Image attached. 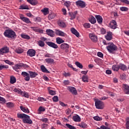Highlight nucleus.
<instances>
[{
    "mask_svg": "<svg viewBox=\"0 0 129 129\" xmlns=\"http://www.w3.org/2000/svg\"><path fill=\"white\" fill-rule=\"evenodd\" d=\"M103 44L108 45L106 46V49L111 54H114L117 51V46L112 42H107L106 41L104 40H103Z\"/></svg>",
    "mask_w": 129,
    "mask_h": 129,
    "instance_id": "obj_1",
    "label": "nucleus"
},
{
    "mask_svg": "<svg viewBox=\"0 0 129 129\" xmlns=\"http://www.w3.org/2000/svg\"><path fill=\"white\" fill-rule=\"evenodd\" d=\"M5 37L8 38L9 39H16L17 38V35L16 32L13 30H6L4 33Z\"/></svg>",
    "mask_w": 129,
    "mask_h": 129,
    "instance_id": "obj_2",
    "label": "nucleus"
},
{
    "mask_svg": "<svg viewBox=\"0 0 129 129\" xmlns=\"http://www.w3.org/2000/svg\"><path fill=\"white\" fill-rule=\"evenodd\" d=\"M95 105L97 109H103V108H104V103L101 101H96L95 102Z\"/></svg>",
    "mask_w": 129,
    "mask_h": 129,
    "instance_id": "obj_3",
    "label": "nucleus"
},
{
    "mask_svg": "<svg viewBox=\"0 0 129 129\" xmlns=\"http://www.w3.org/2000/svg\"><path fill=\"white\" fill-rule=\"evenodd\" d=\"M109 26L111 29L115 30V29L117 28V24L116 23V21L114 20H112L110 21Z\"/></svg>",
    "mask_w": 129,
    "mask_h": 129,
    "instance_id": "obj_4",
    "label": "nucleus"
},
{
    "mask_svg": "<svg viewBox=\"0 0 129 129\" xmlns=\"http://www.w3.org/2000/svg\"><path fill=\"white\" fill-rule=\"evenodd\" d=\"M24 123H28V124H32L33 123V121L31 119L30 116L26 115L24 119L23 120Z\"/></svg>",
    "mask_w": 129,
    "mask_h": 129,
    "instance_id": "obj_5",
    "label": "nucleus"
},
{
    "mask_svg": "<svg viewBox=\"0 0 129 129\" xmlns=\"http://www.w3.org/2000/svg\"><path fill=\"white\" fill-rule=\"evenodd\" d=\"M60 49L65 52H67L69 50V44L63 43L60 45Z\"/></svg>",
    "mask_w": 129,
    "mask_h": 129,
    "instance_id": "obj_6",
    "label": "nucleus"
},
{
    "mask_svg": "<svg viewBox=\"0 0 129 129\" xmlns=\"http://www.w3.org/2000/svg\"><path fill=\"white\" fill-rule=\"evenodd\" d=\"M68 90L71 92L72 94L73 95H77V91L76 90V88L74 87L69 86L68 88Z\"/></svg>",
    "mask_w": 129,
    "mask_h": 129,
    "instance_id": "obj_7",
    "label": "nucleus"
},
{
    "mask_svg": "<svg viewBox=\"0 0 129 129\" xmlns=\"http://www.w3.org/2000/svg\"><path fill=\"white\" fill-rule=\"evenodd\" d=\"M76 6L77 7H80V8H85L86 7V5L85 4V2L82 1H78L76 2Z\"/></svg>",
    "mask_w": 129,
    "mask_h": 129,
    "instance_id": "obj_8",
    "label": "nucleus"
},
{
    "mask_svg": "<svg viewBox=\"0 0 129 129\" xmlns=\"http://www.w3.org/2000/svg\"><path fill=\"white\" fill-rule=\"evenodd\" d=\"M9 52H10V48L7 46L0 49V55H4L6 53H9Z\"/></svg>",
    "mask_w": 129,
    "mask_h": 129,
    "instance_id": "obj_9",
    "label": "nucleus"
},
{
    "mask_svg": "<svg viewBox=\"0 0 129 129\" xmlns=\"http://www.w3.org/2000/svg\"><path fill=\"white\" fill-rule=\"evenodd\" d=\"M46 45L51 47V48H53V49H58V45L56 44L55 43L51 42V41H47L46 42Z\"/></svg>",
    "mask_w": 129,
    "mask_h": 129,
    "instance_id": "obj_10",
    "label": "nucleus"
},
{
    "mask_svg": "<svg viewBox=\"0 0 129 129\" xmlns=\"http://www.w3.org/2000/svg\"><path fill=\"white\" fill-rule=\"evenodd\" d=\"M28 56L30 57H34L36 55V50L34 49H29L27 52Z\"/></svg>",
    "mask_w": 129,
    "mask_h": 129,
    "instance_id": "obj_11",
    "label": "nucleus"
},
{
    "mask_svg": "<svg viewBox=\"0 0 129 129\" xmlns=\"http://www.w3.org/2000/svg\"><path fill=\"white\" fill-rule=\"evenodd\" d=\"M123 91L125 94H129V86L128 85H123Z\"/></svg>",
    "mask_w": 129,
    "mask_h": 129,
    "instance_id": "obj_12",
    "label": "nucleus"
},
{
    "mask_svg": "<svg viewBox=\"0 0 129 129\" xmlns=\"http://www.w3.org/2000/svg\"><path fill=\"white\" fill-rule=\"evenodd\" d=\"M89 37L94 43H96L97 42V36L94 34H90Z\"/></svg>",
    "mask_w": 129,
    "mask_h": 129,
    "instance_id": "obj_13",
    "label": "nucleus"
},
{
    "mask_svg": "<svg viewBox=\"0 0 129 129\" xmlns=\"http://www.w3.org/2000/svg\"><path fill=\"white\" fill-rule=\"evenodd\" d=\"M105 39L107 41H110L112 39V33L111 32H108L107 35L105 36Z\"/></svg>",
    "mask_w": 129,
    "mask_h": 129,
    "instance_id": "obj_14",
    "label": "nucleus"
},
{
    "mask_svg": "<svg viewBox=\"0 0 129 129\" xmlns=\"http://www.w3.org/2000/svg\"><path fill=\"white\" fill-rule=\"evenodd\" d=\"M55 34L57 36H60V37H65V36H66V33L59 30H55Z\"/></svg>",
    "mask_w": 129,
    "mask_h": 129,
    "instance_id": "obj_15",
    "label": "nucleus"
},
{
    "mask_svg": "<svg viewBox=\"0 0 129 129\" xmlns=\"http://www.w3.org/2000/svg\"><path fill=\"white\" fill-rule=\"evenodd\" d=\"M13 69L16 71V72H20L19 69H22V65L21 63L16 64L14 67H13Z\"/></svg>",
    "mask_w": 129,
    "mask_h": 129,
    "instance_id": "obj_16",
    "label": "nucleus"
},
{
    "mask_svg": "<svg viewBox=\"0 0 129 129\" xmlns=\"http://www.w3.org/2000/svg\"><path fill=\"white\" fill-rule=\"evenodd\" d=\"M77 11H75L74 12H70L69 13L70 17H71L70 20H73L76 18L78 14Z\"/></svg>",
    "mask_w": 129,
    "mask_h": 129,
    "instance_id": "obj_17",
    "label": "nucleus"
},
{
    "mask_svg": "<svg viewBox=\"0 0 129 129\" xmlns=\"http://www.w3.org/2000/svg\"><path fill=\"white\" fill-rule=\"evenodd\" d=\"M73 119L74 121H75L76 122H80V121H81V118L78 115L73 116Z\"/></svg>",
    "mask_w": 129,
    "mask_h": 129,
    "instance_id": "obj_18",
    "label": "nucleus"
},
{
    "mask_svg": "<svg viewBox=\"0 0 129 129\" xmlns=\"http://www.w3.org/2000/svg\"><path fill=\"white\" fill-rule=\"evenodd\" d=\"M27 114L25 113H17V117L18 118H19V119H22L23 121L25 117L26 116Z\"/></svg>",
    "mask_w": 129,
    "mask_h": 129,
    "instance_id": "obj_19",
    "label": "nucleus"
},
{
    "mask_svg": "<svg viewBox=\"0 0 129 129\" xmlns=\"http://www.w3.org/2000/svg\"><path fill=\"white\" fill-rule=\"evenodd\" d=\"M20 19L22 20V21H23V22L26 23V24H31V21H30V19L27 17L21 16Z\"/></svg>",
    "mask_w": 129,
    "mask_h": 129,
    "instance_id": "obj_20",
    "label": "nucleus"
},
{
    "mask_svg": "<svg viewBox=\"0 0 129 129\" xmlns=\"http://www.w3.org/2000/svg\"><path fill=\"white\" fill-rule=\"evenodd\" d=\"M20 109L23 111V112H25V113H30V110L26 107H24L23 106H20Z\"/></svg>",
    "mask_w": 129,
    "mask_h": 129,
    "instance_id": "obj_21",
    "label": "nucleus"
},
{
    "mask_svg": "<svg viewBox=\"0 0 129 129\" xmlns=\"http://www.w3.org/2000/svg\"><path fill=\"white\" fill-rule=\"evenodd\" d=\"M46 32L48 36H50V37H54V31L51 29H47L46 30Z\"/></svg>",
    "mask_w": 129,
    "mask_h": 129,
    "instance_id": "obj_22",
    "label": "nucleus"
},
{
    "mask_svg": "<svg viewBox=\"0 0 129 129\" xmlns=\"http://www.w3.org/2000/svg\"><path fill=\"white\" fill-rule=\"evenodd\" d=\"M95 18H96L98 24H100V25L102 24L103 19H102V17H101V16L96 15Z\"/></svg>",
    "mask_w": 129,
    "mask_h": 129,
    "instance_id": "obj_23",
    "label": "nucleus"
},
{
    "mask_svg": "<svg viewBox=\"0 0 129 129\" xmlns=\"http://www.w3.org/2000/svg\"><path fill=\"white\" fill-rule=\"evenodd\" d=\"M28 72L30 78H35L38 75V74L35 72L29 71Z\"/></svg>",
    "mask_w": 129,
    "mask_h": 129,
    "instance_id": "obj_24",
    "label": "nucleus"
},
{
    "mask_svg": "<svg viewBox=\"0 0 129 129\" xmlns=\"http://www.w3.org/2000/svg\"><path fill=\"white\" fill-rule=\"evenodd\" d=\"M65 42L64 40L61 38V37H56V44H58L59 45L61 44H63Z\"/></svg>",
    "mask_w": 129,
    "mask_h": 129,
    "instance_id": "obj_25",
    "label": "nucleus"
},
{
    "mask_svg": "<svg viewBox=\"0 0 129 129\" xmlns=\"http://www.w3.org/2000/svg\"><path fill=\"white\" fill-rule=\"evenodd\" d=\"M71 31L72 33V34H74V35H75V36H76V37H79V32L78 31H77V30H76V29H75V28H72L71 29Z\"/></svg>",
    "mask_w": 129,
    "mask_h": 129,
    "instance_id": "obj_26",
    "label": "nucleus"
},
{
    "mask_svg": "<svg viewBox=\"0 0 129 129\" xmlns=\"http://www.w3.org/2000/svg\"><path fill=\"white\" fill-rule=\"evenodd\" d=\"M27 3H29V4H30V5H32V6H36V5H37L38 1L37 0H26Z\"/></svg>",
    "mask_w": 129,
    "mask_h": 129,
    "instance_id": "obj_27",
    "label": "nucleus"
},
{
    "mask_svg": "<svg viewBox=\"0 0 129 129\" xmlns=\"http://www.w3.org/2000/svg\"><path fill=\"white\" fill-rule=\"evenodd\" d=\"M126 66L122 63L119 64V69H120L122 71H125L126 70Z\"/></svg>",
    "mask_w": 129,
    "mask_h": 129,
    "instance_id": "obj_28",
    "label": "nucleus"
},
{
    "mask_svg": "<svg viewBox=\"0 0 129 129\" xmlns=\"http://www.w3.org/2000/svg\"><path fill=\"white\" fill-rule=\"evenodd\" d=\"M112 70L113 71H116L117 72L118 70H119V64H113L112 67Z\"/></svg>",
    "mask_w": 129,
    "mask_h": 129,
    "instance_id": "obj_29",
    "label": "nucleus"
},
{
    "mask_svg": "<svg viewBox=\"0 0 129 129\" xmlns=\"http://www.w3.org/2000/svg\"><path fill=\"white\" fill-rule=\"evenodd\" d=\"M45 61L47 64H52V63H54V59L51 58H46Z\"/></svg>",
    "mask_w": 129,
    "mask_h": 129,
    "instance_id": "obj_30",
    "label": "nucleus"
},
{
    "mask_svg": "<svg viewBox=\"0 0 129 129\" xmlns=\"http://www.w3.org/2000/svg\"><path fill=\"white\" fill-rule=\"evenodd\" d=\"M19 10H29V6L26 4H23L20 6Z\"/></svg>",
    "mask_w": 129,
    "mask_h": 129,
    "instance_id": "obj_31",
    "label": "nucleus"
},
{
    "mask_svg": "<svg viewBox=\"0 0 129 129\" xmlns=\"http://www.w3.org/2000/svg\"><path fill=\"white\" fill-rule=\"evenodd\" d=\"M89 21L91 24H95V23H96V19L92 16L90 17Z\"/></svg>",
    "mask_w": 129,
    "mask_h": 129,
    "instance_id": "obj_32",
    "label": "nucleus"
},
{
    "mask_svg": "<svg viewBox=\"0 0 129 129\" xmlns=\"http://www.w3.org/2000/svg\"><path fill=\"white\" fill-rule=\"evenodd\" d=\"M40 68L42 72H44V73H50L49 71H48V70H47V69L43 65L41 66Z\"/></svg>",
    "mask_w": 129,
    "mask_h": 129,
    "instance_id": "obj_33",
    "label": "nucleus"
},
{
    "mask_svg": "<svg viewBox=\"0 0 129 129\" xmlns=\"http://www.w3.org/2000/svg\"><path fill=\"white\" fill-rule=\"evenodd\" d=\"M30 28H31L33 31L36 32L37 33H41V32H42V30L38 28L37 27H31Z\"/></svg>",
    "mask_w": 129,
    "mask_h": 129,
    "instance_id": "obj_34",
    "label": "nucleus"
},
{
    "mask_svg": "<svg viewBox=\"0 0 129 129\" xmlns=\"http://www.w3.org/2000/svg\"><path fill=\"white\" fill-rule=\"evenodd\" d=\"M41 12L44 14L45 16H46L49 14V8H44L43 9L41 10Z\"/></svg>",
    "mask_w": 129,
    "mask_h": 129,
    "instance_id": "obj_35",
    "label": "nucleus"
},
{
    "mask_svg": "<svg viewBox=\"0 0 129 129\" xmlns=\"http://www.w3.org/2000/svg\"><path fill=\"white\" fill-rule=\"evenodd\" d=\"M15 52L17 53V54H22V53L24 52V49L21 47H18L15 49Z\"/></svg>",
    "mask_w": 129,
    "mask_h": 129,
    "instance_id": "obj_36",
    "label": "nucleus"
},
{
    "mask_svg": "<svg viewBox=\"0 0 129 129\" xmlns=\"http://www.w3.org/2000/svg\"><path fill=\"white\" fill-rule=\"evenodd\" d=\"M16 82H17V79H16V77L13 76H11L10 78V83H11V84H14L16 83Z\"/></svg>",
    "mask_w": 129,
    "mask_h": 129,
    "instance_id": "obj_37",
    "label": "nucleus"
},
{
    "mask_svg": "<svg viewBox=\"0 0 129 129\" xmlns=\"http://www.w3.org/2000/svg\"><path fill=\"white\" fill-rule=\"evenodd\" d=\"M79 126L82 127V128H86L87 127V124L84 122H82L81 123L79 124Z\"/></svg>",
    "mask_w": 129,
    "mask_h": 129,
    "instance_id": "obj_38",
    "label": "nucleus"
},
{
    "mask_svg": "<svg viewBox=\"0 0 129 129\" xmlns=\"http://www.w3.org/2000/svg\"><path fill=\"white\" fill-rule=\"evenodd\" d=\"M82 80L83 82H88V76L87 75H83L82 77Z\"/></svg>",
    "mask_w": 129,
    "mask_h": 129,
    "instance_id": "obj_39",
    "label": "nucleus"
},
{
    "mask_svg": "<svg viewBox=\"0 0 129 129\" xmlns=\"http://www.w3.org/2000/svg\"><path fill=\"white\" fill-rule=\"evenodd\" d=\"M58 24L59 27H61V28H66V24L64 23V22L60 21L59 22Z\"/></svg>",
    "mask_w": 129,
    "mask_h": 129,
    "instance_id": "obj_40",
    "label": "nucleus"
},
{
    "mask_svg": "<svg viewBox=\"0 0 129 129\" xmlns=\"http://www.w3.org/2000/svg\"><path fill=\"white\" fill-rule=\"evenodd\" d=\"M38 44L39 47H45V42H44L43 40L38 41Z\"/></svg>",
    "mask_w": 129,
    "mask_h": 129,
    "instance_id": "obj_41",
    "label": "nucleus"
},
{
    "mask_svg": "<svg viewBox=\"0 0 129 129\" xmlns=\"http://www.w3.org/2000/svg\"><path fill=\"white\" fill-rule=\"evenodd\" d=\"M21 95L22 96H24L26 98H29V97H30V95H29V93L26 92H22Z\"/></svg>",
    "mask_w": 129,
    "mask_h": 129,
    "instance_id": "obj_42",
    "label": "nucleus"
},
{
    "mask_svg": "<svg viewBox=\"0 0 129 129\" xmlns=\"http://www.w3.org/2000/svg\"><path fill=\"white\" fill-rule=\"evenodd\" d=\"M44 57L45 58H54V55H53V54H50V53H45L44 54Z\"/></svg>",
    "mask_w": 129,
    "mask_h": 129,
    "instance_id": "obj_43",
    "label": "nucleus"
},
{
    "mask_svg": "<svg viewBox=\"0 0 129 129\" xmlns=\"http://www.w3.org/2000/svg\"><path fill=\"white\" fill-rule=\"evenodd\" d=\"M13 91H14V92H17L18 94H21V95H22V93H23V91H22V90L20 89H17V88L14 89L13 90Z\"/></svg>",
    "mask_w": 129,
    "mask_h": 129,
    "instance_id": "obj_44",
    "label": "nucleus"
},
{
    "mask_svg": "<svg viewBox=\"0 0 129 129\" xmlns=\"http://www.w3.org/2000/svg\"><path fill=\"white\" fill-rule=\"evenodd\" d=\"M66 126L69 129H76V127L69 123H66Z\"/></svg>",
    "mask_w": 129,
    "mask_h": 129,
    "instance_id": "obj_45",
    "label": "nucleus"
},
{
    "mask_svg": "<svg viewBox=\"0 0 129 129\" xmlns=\"http://www.w3.org/2000/svg\"><path fill=\"white\" fill-rule=\"evenodd\" d=\"M75 64L80 69H82V68H83V66L82 65V64H81V63L79 62V61H76L75 62Z\"/></svg>",
    "mask_w": 129,
    "mask_h": 129,
    "instance_id": "obj_46",
    "label": "nucleus"
},
{
    "mask_svg": "<svg viewBox=\"0 0 129 129\" xmlns=\"http://www.w3.org/2000/svg\"><path fill=\"white\" fill-rule=\"evenodd\" d=\"M21 37L23 39H26V40H29L30 39V36L25 34H21Z\"/></svg>",
    "mask_w": 129,
    "mask_h": 129,
    "instance_id": "obj_47",
    "label": "nucleus"
},
{
    "mask_svg": "<svg viewBox=\"0 0 129 129\" xmlns=\"http://www.w3.org/2000/svg\"><path fill=\"white\" fill-rule=\"evenodd\" d=\"M3 69H9V66L1 64L0 70H3Z\"/></svg>",
    "mask_w": 129,
    "mask_h": 129,
    "instance_id": "obj_48",
    "label": "nucleus"
},
{
    "mask_svg": "<svg viewBox=\"0 0 129 129\" xmlns=\"http://www.w3.org/2000/svg\"><path fill=\"white\" fill-rule=\"evenodd\" d=\"M55 17H56V15L54 14H51L48 15V20H53V19H54Z\"/></svg>",
    "mask_w": 129,
    "mask_h": 129,
    "instance_id": "obj_49",
    "label": "nucleus"
},
{
    "mask_svg": "<svg viewBox=\"0 0 129 129\" xmlns=\"http://www.w3.org/2000/svg\"><path fill=\"white\" fill-rule=\"evenodd\" d=\"M64 6L67 8H69L71 6V2L70 1H66L64 3Z\"/></svg>",
    "mask_w": 129,
    "mask_h": 129,
    "instance_id": "obj_50",
    "label": "nucleus"
},
{
    "mask_svg": "<svg viewBox=\"0 0 129 129\" xmlns=\"http://www.w3.org/2000/svg\"><path fill=\"white\" fill-rule=\"evenodd\" d=\"M52 100L54 102H58L59 101V98L57 96H54L52 97Z\"/></svg>",
    "mask_w": 129,
    "mask_h": 129,
    "instance_id": "obj_51",
    "label": "nucleus"
},
{
    "mask_svg": "<svg viewBox=\"0 0 129 129\" xmlns=\"http://www.w3.org/2000/svg\"><path fill=\"white\" fill-rule=\"evenodd\" d=\"M84 27L86 29H89V28L91 27V25H90V23H86L84 24Z\"/></svg>",
    "mask_w": 129,
    "mask_h": 129,
    "instance_id": "obj_52",
    "label": "nucleus"
},
{
    "mask_svg": "<svg viewBox=\"0 0 129 129\" xmlns=\"http://www.w3.org/2000/svg\"><path fill=\"white\" fill-rule=\"evenodd\" d=\"M93 119H94V120H97V121L102 120V118L98 116H95L93 117Z\"/></svg>",
    "mask_w": 129,
    "mask_h": 129,
    "instance_id": "obj_53",
    "label": "nucleus"
},
{
    "mask_svg": "<svg viewBox=\"0 0 129 129\" xmlns=\"http://www.w3.org/2000/svg\"><path fill=\"white\" fill-rule=\"evenodd\" d=\"M120 11H121V12H126L128 11V8L126 7H122L120 8Z\"/></svg>",
    "mask_w": 129,
    "mask_h": 129,
    "instance_id": "obj_54",
    "label": "nucleus"
},
{
    "mask_svg": "<svg viewBox=\"0 0 129 129\" xmlns=\"http://www.w3.org/2000/svg\"><path fill=\"white\" fill-rule=\"evenodd\" d=\"M125 124L126 128L129 129V117H127L126 118V122Z\"/></svg>",
    "mask_w": 129,
    "mask_h": 129,
    "instance_id": "obj_55",
    "label": "nucleus"
},
{
    "mask_svg": "<svg viewBox=\"0 0 129 129\" xmlns=\"http://www.w3.org/2000/svg\"><path fill=\"white\" fill-rule=\"evenodd\" d=\"M62 75H63V76H64V77H70V76H71V74H70V73L64 72L62 74Z\"/></svg>",
    "mask_w": 129,
    "mask_h": 129,
    "instance_id": "obj_56",
    "label": "nucleus"
},
{
    "mask_svg": "<svg viewBox=\"0 0 129 129\" xmlns=\"http://www.w3.org/2000/svg\"><path fill=\"white\" fill-rule=\"evenodd\" d=\"M6 105L7 106V107H13L14 103L12 102H8L6 103Z\"/></svg>",
    "mask_w": 129,
    "mask_h": 129,
    "instance_id": "obj_57",
    "label": "nucleus"
},
{
    "mask_svg": "<svg viewBox=\"0 0 129 129\" xmlns=\"http://www.w3.org/2000/svg\"><path fill=\"white\" fill-rule=\"evenodd\" d=\"M48 92L50 95H55V94H56V92L52 90H48Z\"/></svg>",
    "mask_w": 129,
    "mask_h": 129,
    "instance_id": "obj_58",
    "label": "nucleus"
},
{
    "mask_svg": "<svg viewBox=\"0 0 129 129\" xmlns=\"http://www.w3.org/2000/svg\"><path fill=\"white\" fill-rule=\"evenodd\" d=\"M100 32L102 35H105V34L106 33V30L105 29L102 28L100 29Z\"/></svg>",
    "mask_w": 129,
    "mask_h": 129,
    "instance_id": "obj_59",
    "label": "nucleus"
},
{
    "mask_svg": "<svg viewBox=\"0 0 129 129\" xmlns=\"http://www.w3.org/2000/svg\"><path fill=\"white\" fill-rule=\"evenodd\" d=\"M29 75V74L26 72H22L21 73V75H22V76H23V77H26L27 76H28Z\"/></svg>",
    "mask_w": 129,
    "mask_h": 129,
    "instance_id": "obj_60",
    "label": "nucleus"
},
{
    "mask_svg": "<svg viewBox=\"0 0 129 129\" xmlns=\"http://www.w3.org/2000/svg\"><path fill=\"white\" fill-rule=\"evenodd\" d=\"M37 100L38 101H46L47 100L43 97H38Z\"/></svg>",
    "mask_w": 129,
    "mask_h": 129,
    "instance_id": "obj_61",
    "label": "nucleus"
},
{
    "mask_svg": "<svg viewBox=\"0 0 129 129\" xmlns=\"http://www.w3.org/2000/svg\"><path fill=\"white\" fill-rule=\"evenodd\" d=\"M45 109H44V108L42 106L40 107L38 109V111H40V112L45 111Z\"/></svg>",
    "mask_w": 129,
    "mask_h": 129,
    "instance_id": "obj_62",
    "label": "nucleus"
},
{
    "mask_svg": "<svg viewBox=\"0 0 129 129\" xmlns=\"http://www.w3.org/2000/svg\"><path fill=\"white\" fill-rule=\"evenodd\" d=\"M121 3L125 4L126 5H129V1L127 0H120Z\"/></svg>",
    "mask_w": 129,
    "mask_h": 129,
    "instance_id": "obj_63",
    "label": "nucleus"
},
{
    "mask_svg": "<svg viewBox=\"0 0 129 129\" xmlns=\"http://www.w3.org/2000/svg\"><path fill=\"white\" fill-rule=\"evenodd\" d=\"M96 129H110V128H108V127H106V126L103 125V126H101L100 127V128H99V127H97L96 128Z\"/></svg>",
    "mask_w": 129,
    "mask_h": 129,
    "instance_id": "obj_64",
    "label": "nucleus"
}]
</instances>
